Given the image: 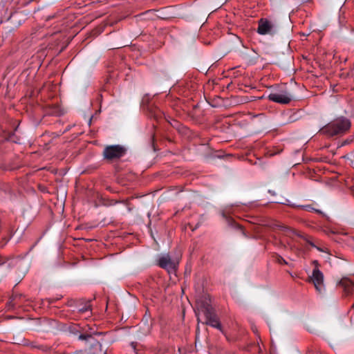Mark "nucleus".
<instances>
[{"mask_svg": "<svg viewBox=\"0 0 354 354\" xmlns=\"http://www.w3.org/2000/svg\"><path fill=\"white\" fill-rule=\"evenodd\" d=\"M310 244L313 247H315V248H316V246H315L313 243H310Z\"/></svg>", "mask_w": 354, "mask_h": 354, "instance_id": "a211bd4d", "label": "nucleus"}, {"mask_svg": "<svg viewBox=\"0 0 354 354\" xmlns=\"http://www.w3.org/2000/svg\"><path fill=\"white\" fill-rule=\"evenodd\" d=\"M6 263V260L0 256V266Z\"/></svg>", "mask_w": 354, "mask_h": 354, "instance_id": "f8f14e48", "label": "nucleus"}, {"mask_svg": "<svg viewBox=\"0 0 354 354\" xmlns=\"http://www.w3.org/2000/svg\"><path fill=\"white\" fill-rule=\"evenodd\" d=\"M124 153V148L119 145L106 147L103 152L104 158L109 160L119 158L122 157Z\"/></svg>", "mask_w": 354, "mask_h": 354, "instance_id": "39448f33", "label": "nucleus"}, {"mask_svg": "<svg viewBox=\"0 0 354 354\" xmlns=\"http://www.w3.org/2000/svg\"><path fill=\"white\" fill-rule=\"evenodd\" d=\"M257 32L259 35H274L277 32L276 24L272 21L261 18L258 22Z\"/></svg>", "mask_w": 354, "mask_h": 354, "instance_id": "f03ea898", "label": "nucleus"}, {"mask_svg": "<svg viewBox=\"0 0 354 354\" xmlns=\"http://www.w3.org/2000/svg\"><path fill=\"white\" fill-rule=\"evenodd\" d=\"M131 345L133 346V348L135 347L134 343H131Z\"/></svg>", "mask_w": 354, "mask_h": 354, "instance_id": "6ab92c4d", "label": "nucleus"}, {"mask_svg": "<svg viewBox=\"0 0 354 354\" xmlns=\"http://www.w3.org/2000/svg\"><path fill=\"white\" fill-rule=\"evenodd\" d=\"M310 280L315 285L317 291L322 293L324 289L323 283L324 275L318 268H315L313 270Z\"/></svg>", "mask_w": 354, "mask_h": 354, "instance_id": "6e6552de", "label": "nucleus"}, {"mask_svg": "<svg viewBox=\"0 0 354 354\" xmlns=\"http://www.w3.org/2000/svg\"><path fill=\"white\" fill-rule=\"evenodd\" d=\"M201 311L205 317V324L214 328H221V324L217 315L215 314L212 306L207 304L201 308Z\"/></svg>", "mask_w": 354, "mask_h": 354, "instance_id": "7ed1b4c3", "label": "nucleus"}, {"mask_svg": "<svg viewBox=\"0 0 354 354\" xmlns=\"http://www.w3.org/2000/svg\"><path fill=\"white\" fill-rule=\"evenodd\" d=\"M307 208H308V209H309V210H311V209L314 210L315 209L314 208H310V207H307Z\"/></svg>", "mask_w": 354, "mask_h": 354, "instance_id": "dca6fc26", "label": "nucleus"}, {"mask_svg": "<svg viewBox=\"0 0 354 354\" xmlns=\"http://www.w3.org/2000/svg\"><path fill=\"white\" fill-rule=\"evenodd\" d=\"M89 309H90V305H88V306H84V307L80 308L79 310L81 313H84V312L88 310Z\"/></svg>", "mask_w": 354, "mask_h": 354, "instance_id": "9b49d317", "label": "nucleus"}, {"mask_svg": "<svg viewBox=\"0 0 354 354\" xmlns=\"http://www.w3.org/2000/svg\"><path fill=\"white\" fill-rule=\"evenodd\" d=\"M351 127L350 121L345 118H339L330 122L322 129L321 131L324 134L330 136L343 133Z\"/></svg>", "mask_w": 354, "mask_h": 354, "instance_id": "f257e3e1", "label": "nucleus"}, {"mask_svg": "<svg viewBox=\"0 0 354 354\" xmlns=\"http://www.w3.org/2000/svg\"><path fill=\"white\" fill-rule=\"evenodd\" d=\"M91 337V335H84V334H81L80 336H79V339H82V340H86L87 339L90 338Z\"/></svg>", "mask_w": 354, "mask_h": 354, "instance_id": "9d476101", "label": "nucleus"}, {"mask_svg": "<svg viewBox=\"0 0 354 354\" xmlns=\"http://www.w3.org/2000/svg\"><path fill=\"white\" fill-rule=\"evenodd\" d=\"M315 211L319 212V213H322V212L320 210H317V209H314Z\"/></svg>", "mask_w": 354, "mask_h": 354, "instance_id": "f3484780", "label": "nucleus"}, {"mask_svg": "<svg viewBox=\"0 0 354 354\" xmlns=\"http://www.w3.org/2000/svg\"><path fill=\"white\" fill-rule=\"evenodd\" d=\"M316 248H317L319 251H321V252H326V250H324V249H322V248H319V247H316Z\"/></svg>", "mask_w": 354, "mask_h": 354, "instance_id": "ddd939ff", "label": "nucleus"}, {"mask_svg": "<svg viewBox=\"0 0 354 354\" xmlns=\"http://www.w3.org/2000/svg\"><path fill=\"white\" fill-rule=\"evenodd\" d=\"M313 263L317 266L318 265V262L317 261H315Z\"/></svg>", "mask_w": 354, "mask_h": 354, "instance_id": "2eb2a0df", "label": "nucleus"}, {"mask_svg": "<svg viewBox=\"0 0 354 354\" xmlns=\"http://www.w3.org/2000/svg\"><path fill=\"white\" fill-rule=\"evenodd\" d=\"M265 225L268 227L271 228L274 231L279 230L283 233V235L287 236H292V235L297 234L294 230L283 225V224L277 221H270Z\"/></svg>", "mask_w": 354, "mask_h": 354, "instance_id": "0eeeda50", "label": "nucleus"}, {"mask_svg": "<svg viewBox=\"0 0 354 354\" xmlns=\"http://www.w3.org/2000/svg\"><path fill=\"white\" fill-rule=\"evenodd\" d=\"M293 98L291 93L286 90H281L278 93H272L268 95V99L279 104H288Z\"/></svg>", "mask_w": 354, "mask_h": 354, "instance_id": "20e7f679", "label": "nucleus"}, {"mask_svg": "<svg viewBox=\"0 0 354 354\" xmlns=\"http://www.w3.org/2000/svg\"><path fill=\"white\" fill-rule=\"evenodd\" d=\"M147 331L145 332V334L148 333H149V326H147Z\"/></svg>", "mask_w": 354, "mask_h": 354, "instance_id": "4468645a", "label": "nucleus"}, {"mask_svg": "<svg viewBox=\"0 0 354 354\" xmlns=\"http://www.w3.org/2000/svg\"><path fill=\"white\" fill-rule=\"evenodd\" d=\"M339 285L342 286L344 288V291L348 294L351 293L354 288V283L346 278L340 280L339 282Z\"/></svg>", "mask_w": 354, "mask_h": 354, "instance_id": "1a4fd4ad", "label": "nucleus"}, {"mask_svg": "<svg viewBox=\"0 0 354 354\" xmlns=\"http://www.w3.org/2000/svg\"><path fill=\"white\" fill-rule=\"evenodd\" d=\"M178 261L172 260L168 254H162L158 259V266L168 272L176 270Z\"/></svg>", "mask_w": 354, "mask_h": 354, "instance_id": "423d86ee", "label": "nucleus"}]
</instances>
